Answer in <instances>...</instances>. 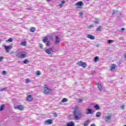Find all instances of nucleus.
Segmentation results:
<instances>
[{
	"label": "nucleus",
	"instance_id": "39448f33",
	"mask_svg": "<svg viewBox=\"0 0 126 126\" xmlns=\"http://www.w3.org/2000/svg\"><path fill=\"white\" fill-rule=\"evenodd\" d=\"M14 108L15 110H19L20 111H23L24 110V107L22 105L15 106Z\"/></svg>",
	"mask_w": 126,
	"mask_h": 126
},
{
	"label": "nucleus",
	"instance_id": "20e7f679",
	"mask_svg": "<svg viewBox=\"0 0 126 126\" xmlns=\"http://www.w3.org/2000/svg\"><path fill=\"white\" fill-rule=\"evenodd\" d=\"M78 65L79 66H82L84 68H85L87 66V64L85 62H83L82 61H80L77 63Z\"/></svg>",
	"mask_w": 126,
	"mask_h": 126
},
{
	"label": "nucleus",
	"instance_id": "bb28decb",
	"mask_svg": "<svg viewBox=\"0 0 126 126\" xmlns=\"http://www.w3.org/2000/svg\"><path fill=\"white\" fill-rule=\"evenodd\" d=\"M97 74V72L94 70L91 71V74L93 75H95V74Z\"/></svg>",
	"mask_w": 126,
	"mask_h": 126
},
{
	"label": "nucleus",
	"instance_id": "a19ab883",
	"mask_svg": "<svg viewBox=\"0 0 126 126\" xmlns=\"http://www.w3.org/2000/svg\"><path fill=\"white\" fill-rule=\"evenodd\" d=\"M79 15H80V16L83 15V12H80L79 13Z\"/></svg>",
	"mask_w": 126,
	"mask_h": 126
},
{
	"label": "nucleus",
	"instance_id": "3c124183",
	"mask_svg": "<svg viewBox=\"0 0 126 126\" xmlns=\"http://www.w3.org/2000/svg\"><path fill=\"white\" fill-rule=\"evenodd\" d=\"M119 40H124V37H120Z\"/></svg>",
	"mask_w": 126,
	"mask_h": 126
},
{
	"label": "nucleus",
	"instance_id": "1a4fd4ad",
	"mask_svg": "<svg viewBox=\"0 0 126 126\" xmlns=\"http://www.w3.org/2000/svg\"><path fill=\"white\" fill-rule=\"evenodd\" d=\"M60 44V37L58 35L55 36V44L59 45Z\"/></svg>",
	"mask_w": 126,
	"mask_h": 126
},
{
	"label": "nucleus",
	"instance_id": "37998d69",
	"mask_svg": "<svg viewBox=\"0 0 126 126\" xmlns=\"http://www.w3.org/2000/svg\"><path fill=\"white\" fill-rule=\"evenodd\" d=\"M39 48L42 50V49H43V44H40Z\"/></svg>",
	"mask_w": 126,
	"mask_h": 126
},
{
	"label": "nucleus",
	"instance_id": "4468645a",
	"mask_svg": "<svg viewBox=\"0 0 126 126\" xmlns=\"http://www.w3.org/2000/svg\"><path fill=\"white\" fill-rule=\"evenodd\" d=\"M111 119H112V116L109 115V116H106V117H105V122H108V121H111Z\"/></svg>",
	"mask_w": 126,
	"mask_h": 126
},
{
	"label": "nucleus",
	"instance_id": "f3484780",
	"mask_svg": "<svg viewBox=\"0 0 126 126\" xmlns=\"http://www.w3.org/2000/svg\"><path fill=\"white\" fill-rule=\"evenodd\" d=\"M66 126H74V123L72 121L69 122L66 124Z\"/></svg>",
	"mask_w": 126,
	"mask_h": 126
},
{
	"label": "nucleus",
	"instance_id": "58836bf2",
	"mask_svg": "<svg viewBox=\"0 0 126 126\" xmlns=\"http://www.w3.org/2000/svg\"><path fill=\"white\" fill-rule=\"evenodd\" d=\"M30 82V80H29V79H27L26 80V83H29V82Z\"/></svg>",
	"mask_w": 126,
	"mask_h": 126
},
{
	"label": "nucleus",
	"instance_id": "4c0bfd02",
	"mask_svg": "<svg viewBox=\"0 0 126 126\" xmlns=\"http://www.w3.org/2000/svg\"><path fill=\"white\" fill-rule=\"evenodd\" d=\"M55 35H56L55 33H53L51 35L50 38H53V36H55Z\"/></svg>",
	"mask_w": 126,
	"mask_h": 126
},
{
	"label": "nucleus",
	"instance_id": "f704fd0d",
	"mask_svg": "<svg viewBox=\"0 0 126 126\" xmlns=\"http://www.w3.org/2000/svg\"><path fill=\"white\" fill-rule=\"evenodd\" d=\"M53 114L54 116L56 118H57V117H58V113H57L54 112V113H53Z\"/></svg>",
	"mask_w": 126,
	"mask_h": 126
},
{
	"label": "nucleus",
	"instance_id": "f8f14e48",
	"mask_svg": "<svg viewBox=\"0 0 126 126\" xmlns=\"http://www.w3.org/2000/svg\"><path fill=\"white\" fill-rule=\"evenodd\" d=\"M93 111L92 110V109L88 108L87 109V115H90V114H93Z\"/></svg>",
	"mask_w": 126,
	"mask_h": 126
},
{
	"label": "nucleus",
	"instance_id": "603ef678",
	"mask_svg": "<svg viewBox=\"0 0 126 126\" xmlns=\"http://www.w3.org/2000/svg\"><path fill=\"white\" fill-rule=\"evenodd\" d=\"M91 126H96V125H95V124L93 123V124H91Z\"/></svg>",
	"mask_w": 126,
	"mask_h": 126
},
{
	"label": "nucleus",
	"instance_id": "2eb2a0df",
	"mask_svg": "<svg viewBox=\"0 0 126 126\" xmlns=\"http://www.w3.org/2000/svg\"><path fill=\"white\" fill-rule=\"evenodd\" d=\"M97 87L99 91H102V90H103V87H102V85H101V84H100V83H97Z\"/></svg>",
	"mask_w": 126,
	"mask_h": 126
},
{
	"label": "nucleus",
	"instance_id": "7c9ffc66",
	"mask_svg": "<svg viewBox=\"0 0 126 126\" xmlns=\"http://www.w3.org/2000/svg\"><path fill=\"white\" fill-rule=\"evenodd\" d=\"M23 63H25V64H27V63H29V61H28V60H27V59H26V60H25L23 62Z\"/></svg>",
	"mask_w": 126,
	"mask_h": 126
},
{
	"label": "nucleus",
	"instance_id": "7ed1b4c3",
	"mask_svg": "<svg viewBox=\"0 0 126 126\" xmlns=\"http://www.w3.org/2000/svg\"><path fill=\"white\" fill-rule=\"evenodd\" d=\"M52 89H49L48 87H44L43 93L44 94H52Z\"/></svg>",
	"mask_w": 126,
	"mask_h": 126
},
{
	"label": "nucleus",
	"instance_id": "9d476101",
	"mask_svg": "<svg viewBox=\"0 0 126 126\" xmlns=\"http://www.w3.org/2000/svg\"><path fill=\"white\" fill-rule=\"evenodd\" d=\"M53 121L52 119H48L46 121H45V124L46 125H53Z\"/></svg>",
	"mask_w": 126,
	"mask_h": 126
},
{
	"label": "nucleus",
	"instance_id": "412c9836",
	"mask_svg": "<svg viewBox=\"0 0 126 126\" xmlns=\"http://www.w3.org/2000/svg\"><path fill=\"white\" fill-rule=\"evenodd\" d=\"M27 44V42L26 41H24L21 42V45L23 46L24 47H26V45Z\"/></svg>",
	"mask_w": 126,
	"mask_h": 126
},
{
	"label": "nucleus",
	"instance_id": "6e6552de",
	"mask_svg": "<svg viewBox=\"0 0 126 126\" xmlns=\"http://www.w3.org/2000/svg\"><path fill=\"white\" fill-rule=\"evenodd\" d=\"M53 49H54L53 47L50 48L49 49H46L45 50V52L48 55H52V51H53Z\"/></svg>",
	"mask_w": 126,
	"mask_h": 126
},
{
	"label": "nucleus",
	"instance_id": "4d7b16f0",
	"mask_svg": "<svg viewBox=\"0 0 126 126\" xmlns=\"http://www.w3.org/2000/svg\"><path fill=\"white\" fill-rule=\"evenodd\" d=\"M47 0L48 1H51V0Z\"/></svg>",
	"mask_w": 126,
	"mask_h": 126
},
{
	"label": "nucleus",
	"instance_id": "2f4dec72",
	"mask_svg": "<svg viewBox=\"0 0 126 126\" xmlns=\"http://www.w3.org/2000/svg\"><path fill=\"white\" fill-rule=\"evenodd\" d=\"M113 42H114V41L111 39H109L107 41L108 44H111V43H113Z\"/></svg>",
	"mask_w": 126,
	"mask_h": 126
},
{
	"label": "nucleus",
	"instance_id": "6e6d98bb",
	"mask_svg": "<svg viewBox=\"0 0 126 126\" xmlns=\"http://www.w3.org/2000/svg\"><path fill=\"white\" fill-rule=\"evenodd\" d=\"M124 57H125V59H126V54H125V55H124Z\"/></svg>",
	"mask_w": 126,
	"mask_h": 126
},
{
	"label": "nucleus",
	"instance_id": "a18cd8bd",
	"mask_svg": "<svg viewBox=\"0 0 126 126\" xmlns=\"http://www.w3.org/2000/svg\"><path fill=\"white\" fill-rule=\"evenodd\" d=\"M59 7H60V8H62V7H63V4H60Z\"/></svg>",
	"mask_w": 126,
	"mask_h": 126
},
{
	"label": "nucleus",
	"instance_id": "393cba45",
	"mask_svg": "<svg viewBox=\"0 0 126 126\" xmlns=\"http://www.w3.org/2000/svg\"><path fill=\"white\" fill-rule=\"evenodd\" d=\"M4 107L5 105L4 104H2L0 106V111H3V110H4Z\"/></svg>",
	"mask_w": 126,
	"mask_h": 126
},
{
	"label": "nucleus",
	"instance_id": "5701e85b",
	"mask_svg": "<svg viewBox=\"0 0 126 126\" xmlns=\"http://www.w3.org/2000/svg\"><path fill=\"white\" fill-rule=\"evenodd\" d=\"M13 41L12 38H9L8 40H6V43H11Z\"/></svg>",
	"mask_w": 126,
	"mask_h": 126
},
{
	"label": "nucleus",
	"instance_id": "ea45409f",
	"mask_svg": "<svg viewBox=\"0 0 126 126\" xmlns=\"http://www.w3.org/2000/svg\"><path fill=\"white\" fill-rule=\"evenodd\" d=\"M62 4H64L65 3V0H63L61 1Z\"/></svg>",
	"mask_w": 126,
	"mask_h": 126
},
{
	"label": "nucleus",
	"instance_id": "09e8293b",
	"mask_svg": "<svg viewBox=\"0 0 126 126\" xmlns=\"http://www.w3.org/2000/svg\"><path fill=\"white\" fill-rule=\"evenodd\" d=\"M121 31H126V29L124 28H122L121 29Z\"/></svg>",
	"mask_w": 126,
	"mask_h": 126
},
{
	"label": "nucleus",
	"instance_id": "79ce46f5",
	"mask_svg": "<svg viewBox=\"0 0 126 126\" xmlns=\"http://www.w3.org/2000/svg\"><path fill=\"white\" fill-rule=\"evenodd\" d=\"M50 45H51V44H50V42L48 41L47 43H46V46H47V47H49V46H50Z\"/></svg>",
	"mask_w": 126,
	"mask_h": 126
},
{
	"label": "nucleus",
	"instance_id": "864d4df0",
	"mask_svg": "<svg viewBox=\"0 0 126 126\" xmlns=\"http://www.w3.org/2000/svg\"><path fill=\"white\" fill-rule=\"evenodd\" d=\"M95 46L96 47H100V44H96Z\"/></svg>",
	"mask_w": 126,
	"mask_h": 126
},
{
	"label": "nucleus",
	"instance_id": "dca6fc26",
	"mask_svg": "<svg viewBox=\"0 0 126 126\" xmlns=\"http://www.w3.org/2000/svg\"><path fill=\"white\" fill-rule=\"evenodd\" d=\"M94 109H95V110H96V111H98L99 110H100V106H99V104H95V105L94 106Z\"/></svg>",
	"mask_w": 126,
	"mask_h": 126
},
{
	"label": "nucleus",
	"instance_id": "c85d7f7f",
	"mask_svg": "<svg viewBox=\"0 0 126 126\" xmlns=\"http://www.w3.org/2000/svg\"><path fill=\"white\" fill-rule=\"evenodd\" d=\"M61 102L62 103H65V102H67V99L66 98H63Z\"/></svg>",
	"mask_w": 126,
	"mask_h": 126
},
{
	"label": "nucleus",
	"instance_id": "ddd939ff",
	"mask_svg": "<svg viewBox=\"0 0 126 126\" xmlns=\"http://www.w3.org/2000/svg\"><path fill=\"white\" fill-rule=\"evenodd\" d=\"M87 37H88L89 39H91V40L95 39V36H94V35H92L91 34H88L87 35Z\"/></svg>",
	"mask_w": 126,
	"mask_h": 126
},
{
	"label": "nucleus",
	"instance_id": "49530a36",
	"mask_svg": "<svg viewBox=\"0 0 126 126\" xmlns=\"http://www.w3.org/2000/svg\"><path fill=\"white\" fill-rule=\"evenodd\" d=\"M3 60V58L2 57H0V63L1 62V60Z\"/></svg>",
	"mask_w": 126,
	"mask_h": 126
},
{
	"label": "nucleus",
	"instance_id": "a878e982",
	"mask_svg": "<svg viewBox=\"0 0 126 126\" xmlns=\"http://www.w3.org/2000/svg\"><path fill=\"white\" fill-rule=\"evenodd\" d=\"M99 60V57L98 56H96L94 58V62H95V63L98 62Z\"/></svg>",
	"mask_w": 126,
	"mask_h": 126
},
{
	"label": "nucleus",
	"instance_id": "473e14b6",
	"mask_svg": "<svg viewBox=\"0 0 126 126\" xmlns=\"http://www.w3.org/2000/svg\"><path fill=\"white\" fill-rule=\"evenodd\" d=\"M6 89H7V87H5V88L1 89L0 90V92H1V91H5V90H6Z\"/></svg>",
	"mask_w": 126,
	"mask_h": 126
},
{
	"label": "nucleus",
	"instance_id": "8fccbe9b",
	"mask_svg": "<svg viewBox=\"0 0 126 126\" xmlns=\"http://www.w3.org/2000/svg\"><path fill=\"white\" fill-rule=\"evenodd\" d=\"M82 101H83V100H82V99H80L79 100V103H81V102H82Z\"/></svg>",
	"mask_w": 126,
	"mask_h": 126
},
{
	"label": "nucleus",
	"instance_id": "9b49d317",
	"mask_svg": "<svg viewBox=\"0 0 126 126\" xmlns=\"http://www.w3.org/2000/svg\"><path fill=\"white\" fill-rule=\"evenodd\" d=\"M27 100L29 102H31L33 100V97H32V95H31V94L28 95L27 98Z\"/></svg>",
	"mask_w": 126,
	"mask_h": 126
},
{
	"label": "nucleus",
	"instance_id": "6ab92c4d",
	"mask_svg": "<svg viewBox=\"0 0 126 126\" xmlns=\"http://www.w3.org/2000/svg\"><path fill=\"white\" fill-rule=\"evenodd\" d=\"M89 123H90V121L89 120H87L85 122L84 124V126H88L89 125Z\"/></svg>",
	"mask_w": 126,
	"mask_h": 126
},
{
	"label": "nucleus",
	"instance_id": "aec40b11",
	"mask_svg": "<svg viewBox=\"0 0 126 126\" xmlns=\"http://www.w3.org/2000/svg\"><path fill=\"white\" fill-rule=\"evenodd\" d=\"M101 114L102 113L100 112H97L96 114L95 117H96V118H100V117H101Z\"/></svg>",
	"mask_w": 126,
	"mask_h": 126
},
{
	"label": "nucleus",
	"instance_id": "4be33fe9",
	"mask_svg": "<svg viewBox=\"0 0 126 126\" xmlns=\"http://www.w3.org/2000/svg\"><path fill=\"white\" fill-rule=\"evenodd\" d=\"M101 28H102V26H99L96 30V31H97V32H101Z\"/></svg>",
	"mask_w": 126,
	"mask_h": 126
},
{
	"label": "nucleus",
	"instance_id": "c03bdc74",
	"mask_svg": "<svg viewBox=\"0 0 126 126\" xmlns=\"http://www.w3.org/2000/svg\"><path fill=\"white\" fill-rule=\"evenodd\" d=\"M116 13V10H113L112 15H114Z\"/></svg>",
	"mask_w": 126,
	"mask_h": 126
},
{
	"label": "nucleus",
	"instance_id": "bf43d9fd",
	"mask_svg": "<svg viewBox=\"0 0 126 126\" xmlns=\"http://www.w3.org/2000/svg\"><path fill=\"white\" fill-rule=\"evenodd\" d=\"M124 126H126V125H124Z\"/></svg>",
	"mask_w": 126,
	"mask_h": 126
},
{
	"label": "nucleus",
	"instance_id": "423d86ee",
	"mask_svg": "<svg viewBox=\"0 0 126 126\" xmlns=\"http://www.w3.org/2000/svg\"><path fill=\"white\" fill-rule=\"evenodd\" d=\"M75 5L78 6V8H81V6H83L84 5V3H83V1H79L75 3Z\"/></svg>",
	"mask_w": 126,
	"mask_h": 126
},
{
	"label": "nucleus",
	"instance_id": "cd10ccee",
	"mask_svg": "<svg viewBox=\"0 0 126 126\" xmlns=\"http://www.w3.org/2000/svg\"><path fill=\"white\" fill-rule=\"evenodd\" d=\"M94 25H91L89 26L87 28L88 29H92V28H94Z\"/></svg>",
	"mask_w": 126,
	"mask_h": 126
},
{
	"label": "nucleus",
	"instance_id": "f03ea898",
	"mask_svg": "<svg viewBox=\"0 0 126 126\" xmlns=\"http://www.w3.org/2000/svg\"><path fill=\"white\" fill-rule=\"evenodd\" d=\"M16 56L18 58L23 59L26 57V54H25V52H23L21 53H18L17 54H16Z\"/></svg>",
	"mask_w": 126,
	"mask_h": 126
},
{
	"label": "nucleus",
	"instance_id": "5fc2aeb1",
	"mask_svg": "<svg viewBox=\"0 0 126 126\" xmlns=\"http://www.w3.org/2000/svg\"><path fill=\"white\" fill-rule=\"evenodd\" d=\"M121 16V13H120V14H118L117 15V17H120Z\"/></svg>",
	"mask_w": 126,
	"mask_h": 126
},
{
	"label": "nucleus",
	"instance_id": "a211bd4d",
	"mask_svg": "<svg viewBox=\"0 0 126 126\" xmlns=\"http://www.w3.org/2000/svg\"><path fill=\"white\" fill-rule=\"evenodd\" d=\"M115 68H116V65L115 64H112L111 65L110 70L112 71L115 70Z\"/></svg>",
	"mask_w": 126,
	"mask_h": 126
},
{
	"label": "nucleus",
	"instance_id": "13d9d810",
	"mask_svg": "<svg viewBox=\"0 0 126 126\" xmlns=\"http://www.w3.org/2000/svg\"><path fill=\"white\" fill-rule=\"evenodd\" d=\"M87 0V1H89V0Z\"/></svg>",
	"mask_w": 126,
	"mask_h": 126
},
{
	"label": "nucleus",
	"instance_id": "c9c22d12",
	"mask_svg": "<svg viewBox=\"0 0 126 126\" xmlns=\"http://www.w3.org/2000/svg\"><path fill=\"white\" fill-rule=\"evenodd\" d=\"M2 74H3L4 75L6 74V71L5 70H3L2 72Z\"/></svg>",
	"mask_w": 126,
	"mask_h": 126
},
{
	"label": "nucleus",
	"instance_id": "c756f323",
	"mask_svg": "<svg viewBox=\"0 0 126 126\" xmlns=\"http://www.w3.org/2000/svg\"><path fill=\"white\" fill-rule=\"evenodd\" d=\"M35 30H36V29L34 27H32L30 29L31 32H35Z\"/></svg>",
	"mask_w": 126,
	"mask_h": 126
},
{
	"label": "nucleus",
	"instance_id": "f257e3e1",
	"mask_svg": "<svg viewBox=\"0 0 126 126\" xmlns=\"http://www.w3.org/2000/svg\"><path fill=\"white\" fill-rule=\"evenodd\" d=\"M73 116L74 120L78 121L82 118V113L79 110L78 106H76L74 108Z\"/></svg>",
	"mask_w": 126,
	"mask_h": 126
},
{
	"label": "nucleus",
	"instance_id": "e433bc0d",
	"mask_svg": "<svg viewBox=\"0 0 126 126\" xmlns=\"http://www.w3.org/2000/svg\"><path fill=\"white\" fill-rule=\"evenodd\" d=\"M94 24H99V21H94Z\"/></svg>",
	"mask_w": 126,
	"mask_h": 126
},
{
	"label": "nucleus",
	"instance_id": "0eeeda50",
	"mask_svg": "<svg viewBox=\"0 0 126 126\" xmlns=\"http://www.w3.org/2000/svg\"><path fill=\"white\" fill-rule=\"evenodd\" d=\"M4 48L6 52H7V53H9V50H11V49H12V45H8V46L4 45Z\"/></svg>",
	"mask_w": 126,
	"mask_h": 126
},
{
	"label": "nucleus",
	"instance_id": "de8ad7c7",
	"mask_svg": "<svg viewBox=\"0 0 126 126\" xmlns=\"http://www.w3.org/2000/svg\"><path fill=\"white\" fill-rule=\"evenodd\" d=\"M121 108L122 109V110H124L125 109V105H123L122 106H121Z\"/></svg>",
	"mask_w": 126,
	"mask_h": 126
},
{
	"label": "nucleus",
	"instance_id": "72a5a7b5",
	"mask_svg": "<svg viewBox=\"0 0 126 126\" xmlns=\"http://www.w3.org/2000/svg\"><path fill=\"white\" fill-rule=\"evenodd\" d=\"M36 75H41V72L40 71H36Z\"/></svg>",
	"mask_w": 126,
	"mask_h": 126
},
{
	"label": "nucleus",
	"instance_id": "b1692460",
	"mask_svg": "<svg viewBox=\"0 0 126 126\" xmlns=\"http://www.w3.org/2000/svg\"><path fill=\"white\" fill-rule=\"evenodd\" d=\"M42 41L43 43H47V42H48V37H43Z\"/></svg>",
	"mask_w": 126,
	"mask_h": 126
}]
</instances>
